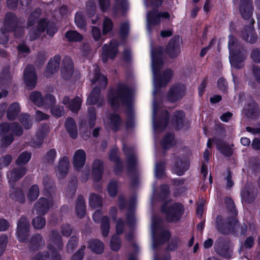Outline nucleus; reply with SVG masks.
Segmentation results:
<instances>
[{
    "mask_svg": "<svg viewBox=\"0 0 260 260\" xmlns=\"http://www.w3.org/2000/svg\"><path fill=\"white\" fill-rule=\"evenodd\" d=\"M162 48L159 47L157 49L151 50L152 68L153 75V83L155 90L154 93L156 92V89L166 86L171 80L173 76V72L170 69H167L159 77L157 74L162 68L163 62L162 60Z\"/></svg>",
    "mask_w": 260,
    "mask_h": 260,
    "instance_id": "obj_1",
    "label": "nucleus"
},
{
    "mask_svg": "<svg viewBox=\"0 0 260 260\" xmlns=\"http://www.w3.org/2000/svg\"><path fill=\"white\" fill-rule=\"evenodd\" d=\"M41 12V9L37 8L30 14L28 18L27 26L28 27L33 26L37 22V28H32L29 30L28 37L30 41L36 40L45 29H46L47 34L51 37H52L57 31L54 23L48 22L44 19L39 20Z\"/></svg>",
    "mask_w": 260,
    "mask_h": 260,
    "instance_id": "obj_2",
    "label": "nucleus"
},
{
    "mask_svg": "<svg viewBox=\"0 0 260 260\" xmlns=\"http://www.w3.org/2000/svg\"><path fill=\"white\" fill-rule=\"evenodd\" d=\"M89 79L93 84H96L99 87H95L91 91L87 98L86 103L88 105L98 104V106L101 107L104 103L103 98L100 96V89L105 88L107 80L106 77L100 74L99 68L95 66H93V72L89 74Z\"/></svg>",
    "mask_w": 260,
    "mask_h": 260,
    "instance_id": "obj_3",
    "label": "nucleus"
},
{
    "mask_svg": "<svg viewBox=\"0 0 260 260\" xmlns=\"http://www.w3.org/2000/svg\"><path fill=\"white\" fill-rule=\"evenodd\" d=\"M25 167H15L8 172L7 176L10 186V197L21 203L25 201V197L21 190L15 188V183L21 178L26 173Z\"/></svg>",
    "mask_w": 260,
    "mask_h": 260,
    "instance_id": "obj_4",
    "label": "nucleus"
},
{
    "mask_svg": "<svg viewBox=\"0 0 260 260\" xmlns=\"http://www.w3.org/2000/svg\"><path fill=\"white\" fill-rule=\"evenodd\" d=\"M108 100L114 109L121 104L129 106L132 101V91L126 85L119 84L115 90L109 91Z\"/></svg>",
    "mask_w": 260,
    "mask_h": 260,
    "instance_id": "obj_5",
    "label": "nucleus"
},
{
    "mask_svg": "<svg viewBox=\"0 0 260 260\" xmlns=\"http://www.w3.org/2000/svg\"><path fill=\"white\" fill-rule=\"evenodd\" d=\"M13 133L16 136H21L23 133V129L20 126L16 123L10 124L4 122L0 124V146L6 147L10 145L13 141Z\"/></svg>",
    "mask_w": 260,
    "mask_h": 260,
    "instance_id": "obj_6",
    "label": "nucleus"
},
{
    "mask_svg": "<svg viewBox=\"0 0 260 260\" xmlns=\"http://www.w3.org/2000/svg\"><path fill=\"white\" fill-rule=\"evenodd\" d=\"M151 235L153 248H155L157 245L163 244L170 237V233L164 230L160 224V220L156 216H153L152 217Z\"/></svg>",
    "mask_w": 260,
    "mask_h": 260,
    "instance_id": "obj_7",
    "label": "nucleus"
},
{
    "mask_svg": "<svg viewBox=\"0 0 260 260\" xmlns=\"http://www.w3.org/2000/svg\"><path fill=\"white\" fill-rule=\"evenodd\" d=\"M229 49L230 51V61L231 66L236 69H240L244 66L245 53L238 48L236 39L232 36H229Z\"/></svg>",
    "mask_w": 260,
    "mask_h": 260,
    "instance_id": "obj_8",
    "label": "nucleus"
},
{
    "mask_svg": "<svg viewBox=\"0 0 260 260\" xmlns=\"http://www.w3.org/2000/svg\"><path fill=\"white\" fill-rule=\"evenodd\" d=\"M63 247L61 237L57 232L53 231L49 238L48 246L50 255L48 254L50 260H61V256L55 249L61 250Z\"/></svg>",
    "mask_w": 260,
    "mask_h": 260,
    "instance_id": "obj_9",
    "label": "nucleus"
},
{
    "mask_svg": "<svg viewBox=\"0 0 260 260\" xmlns=\"http://www.w3.org/2000/svg\"><path fill=\"white\" fill-rule=\"evenodd\" d=\"M162 211L166 213L167 219L169 221L175 222L180 219L183 214L184 208L179 203L168 206V204L165 203L162 206Z\"/></svg>",
    "mask_w": 260,
    "mask_h": 260,
    "instance_id": "obj_10",
    "label": "nucleus"
},
{
    "mask_svg": "<svg viewBox=\"0 0 260 260\" xmlns=\"http://www.w3.org/2000/svg\"><path fill=\"white\" fill-rule=\"evenodd\" d=\"M236 222V217L230 216L226 219L221 216H218L215 221V228L220 233L228 234L233 231V224Z\"/></svg>",
    "mask_w": 260,
    "mask_h": 260,
    "instance_id": "obj_11",
    "label": "nucleus"
},
{
    "mask_svg": "<svg viewBox=\"0 0 260 260\" xmlns=\"http://www.w3.org/2000/svg\"><path fill=\"white\" fill-rule=\"evenodd\" d=\"M214 248L216 252L222 257L228 258L232 254V245L228 238H219L215 242Z\"/></svg>",
    "mask_w": 260,
    "mask_h": 260,
    "instance_id": "obj_12",
    "label": "nucleus"
},
{
    "mask_svg": "<svg viewBox=\"0 0 260 260\" xmlns=\"http://www.w3.org/2000/svg\"><path fill=\"white\" fill-rule=\"evenodd\" d=\"M169 14L167 12H159L156 10H153L148 12L147 15V29L149 33H151L155 26L160 23V18H169Z\"/></svg>",
    "mask_w": 260,
    "mask_h": 260,
    "instance_id": "obj_13",
    "label": "nucleus"
},
{
    "mask_svg": "<svg viewBox=\"0 0 260 260\" xmlns=\"http://www.w3.org/2000/svg\"><path fill=\"white\" fill-rule=\"evenodd\" d=\"M157 112V105L155 102L153 104V124L154 130L155 132H161L163 131L167 126L168 121V113L165 111L162 113V117L156 121V117Z\"/></svg>",
    "mask_w": 260,
    "mask_h": 260,
    "instance_id": "obj_14",
    "label": "nucleus"
},
{
    "mask_svg": "<svg viewBox=\"0 0 260 260\" xmlns=\"http://www.w3.org/2000/svg\"><path fill=\"white\" fill-rule=\"evenodd\" d=\"M17 18L12 13H7L5 16V26L0 30V44H5L8 42V27H12L15 25Z\"/></svg>",
    "mask_w": 260,
    "mask_h": 260,
    "instance_id": "obj_15",
    "label": "nucleus"
},
{
    "mask_svg": "<svg viewBox=\"0 0 260 260\" xmlns=\"http://www.w3.org/2000/svg\"><path fill=\"white\" fill-rule=\"evenodd\" d=\"M29 223L28 220L22 217L17 223V237L19 241L25 242L29 231Z\"/></svg>",
    "mask_w": 260,
    "mask_h": 260,
    "instance_id": "obj_16",
    "label": "nucleus"
},
{
    "mask_svg": "<svg viewBox=\"0 0 260 260\" xmlns=\"http://www.w3.org/2000/svg\"><path fill=\"white\" fill-rule=\"evenodd\" d=\"M53 205L51 198H41L35 205L34 211L39 215L45 214Z\"/></svg>",
    "mask_w": 260,
    "mask_h": 260,
    "instance_id": "obj_17",
    "label": "nucleus"
},
{
    "mask_svg": "<svg viewBox=\"0 0 260 260\" xmlns=\"http://www.w3.org/2000/svg\"><path fill=\"white\" fill-rule=\"evenodd\" d=\"M118 43L115 40L111 41L110 45L105 44L102 49V57L104 62H106L108 58L113 59L117 53Z\"/></svg>",
    "mask_w": 260,
    "mask_h": 260,
    "instance_id": "obj_18",
    "label": "nucleus"
},
{
    "mask_svg": "<svg viewBox=\"0 0 260 260\" xmlns=\"http://www.w3.org/2000/svg\"><path fill=\"white\" fill-rule=\"evenodd\" d=\"M181 40L179 37L172 38L168 44L167 52L171 58L177 57L181 51Z\"/></svg>",
    "mask_w": 260,
    "mask_h": 260,
    "instance_id": "obj_19",
    "label": "nucleus"
},
{
    "mask_svg": "<svg viewBox=\"0 0 260 260\" xmlns=\"http://www.w3.org/2000/svg\"><path fill=\"white\" fill-rule=\"evenodd\" d=\"M24 79L26 85L30 88H34L37 84V75L34 67L28 65L24 71Z\"/></svg>",
    "mask_w": 260,
    "mask_h": 260,
    "instance_id": "obj_20",
    "label": "nucleus"
},
{
    "mask_svg": "<svg viewBox=\"0 0 260 260\" xmlns=\"http://www.w3.org/2000/svg\"><path fill=\"white\" fill-rule=\"evenodd\" d=\"M49 131V127L48 125H41L36 133L35 138H33L30 142V145L35 148L40 147Z\"/></svg>",
    "mask_w": 260,
    "mask_h": 260,
    "instance_id": "obj_21",
    "label": "nucleus"
},
{
    "mask_svg": "<svg viewBox=\"0 0 260 260\" xmlns=\"http://www.w3.org/2000/svg\"><path fill=\"white\" fill-rule=\"evenodd\" d=\"M185 93V87L183 84H177L173 86L169 91L168 98L174 102L182 98Z\"/></svg>",
    "mask_w": 260,
    "mask_h": 260,
    "instance_id": "obj_22",
    "label": "nucleus"
},
{
    "mask_svg": "<svg viewBox=\"0 0 260 260\" xmlns=\"http://www.w3.org/2000/svg\"><path fill=\"white\" fill-rule=\"evenodd\" d=\"M61 75L64 79L71 77L74 72L73 63L72 59L69 57H66L62 60L61 66Z\"/></svg>",
    "mask_w": 260,
    "mask_h": 260,
    "instance_id": "obj_23",
    "label": "nucleus"
},
{
    "mask_svg": "<svg viewBox=\"0 0 260 260\" xmlns=\"http://www.w3.org/2000/svg\"><path fill=\"white\" fill-rule=\"evenodd\" d=\"M105 126L113 131L119 129L121 124V120L117 114H110L108 117L104 119Z\"/></svg>",
    "mask_w": 260,
    "mask_h": 260,
    "instance_id": "obj_24",
    "label": "nucleus"
},
{
    "mask_svg": "<svg viewBox=\"0 0 260 260\" xmlns=\"http://www.w3.org/2000/svg\"><path fill=\"white\" fill-rule=\"evenodd\" d=\"M239 10L244 19L250 18L253 12L252 1L240 0Z\"/></svg>",
    "mask_w": 260,
    "mask_h": 260,
    "instance_id": "obj_25",
    "label": "nucleus"
},
{
    "mask_svg": "<svg viewBox=\"0 0 260 260\" xmlns=\"http://www.w3.org/2000/svg\"><path fill=\"white\" fill-rule=\"evenodd\" d=\"M11 79L8 68L4 69L0 74V89L2 91L0 92V98L6 96L7 91L5 90L7 84Z\"/></svg>",
    "mask_w": 260,
    "mask_h": 260,
    "instance_id": "obj_26",
    "label": "nucleus"
},
{
    "mask_svg": "<svg viewBox=\"0 0 260 260\" xmlns=\"http://www.w3.org/2000/svg\"><path fill=\"white\" fill-rule=\"evenodd\" d=\"M241 195L243 201L250 203L254 200L256 196V190L252 186L246 185L241 190Z\"/></svg>",
    "mask_w": 260,
    "mask_h": 260,
    "instance_id": "obj_27",
    "label": "nucleus"
},
{
    "mask_svg": "<svg viewBox=\"0 0 260 260\" xmlns=\"http://www.w3.org/2000/svg\"><path fill=\"white\" fill-rule=\"evenodd\" d=\"M124 153L127 158V165L129 170L133 169L136 166L137 160L135 156V152L133 149L128 146L123 145Z\"/></svg>",
    "mask_w": 260,
    "mask_h": 260,
    "instance_id": "obj_28",
    "label": "nucleus"
},
{
    "mask_svg": "<svg viewBox=\"0 0 260 260\" xmlns=\"http://www.w3.org/2000/svg\"><path fill=\"white\" fill-rule=\"evenodd\" d=\"M86 161V153L82 149L77 150L74 153L73 158V164L74 167L78 170L81 168Z\"/></svg>",
    "mask_w": 260,
    "mask_h": 260,
    "instance_id": "obj_29",
    "label": "nucleus"
},
{
    "mask_svg": "<svg viewBox=\"0 0 260 260\" xmlns=\"http://www.w3.org/2000/svg\"><path fill=\"white\" fill-rule=\"evenodd\" d=\"M60 61V57L59 55H55L50 60L45 72V76L47 77H49L58 71Z\"/></svg>",
    "mask_w": 260,
    "mask_h": 260,
    "instance_id": "obj_30",
    "label": "nucleus"
},
{
    "mask_svg": "<svg viewBox=\"0 0 260 260\" xmlns=\"http://www.w3.org/2000/svg\"><path fill=\"white\" fill-rule=\"evenodd\" d=\"M69 165L70 161L68 157L63 156L60 159L56 169V173L59 177H63L67 174Z\"/></svg>",
    "mask_w": 260,
    "mask_h": 260,
    "instance_id": "obj_31",
    "label": "nucleus"
},
{
    "mask_svg": "<svg viewBox=\"0 0 260 260\" xmlns=\"http://www.w3.org/2000/svg\"><path fill=\"white\" fill-rule=\"evenodd\" d=\"M109 159L115 164L114 171L116 174H119L122 170V164L118 155V149L114 147L110 151Z\"/></svg>",
    "mask_w": 260,
    "mask_h": 260,
    "instance_id": "obj_32",
    "label": "nucleus"
},
{
    "mask_svg": "<svg viewBox=\"0 0 260 260\" xmlns=\"http://www.w3.org/2000/svg\"><path fill=\"white\" fill-rule=\"evenodd\" d=\"M246 115L250 118H255L259 113L256 103L252 100L250 103L244 109Z\"/></svg>",
    "mask_w": 260,
    "mask_h": 260,
    "instance_id": "obj_33",
    "label": "nucleus"
},
{
    "mask_svg": "<svg viewBox=\"0 0 260 260\" xmlns=\"http://www.w3.org/2000/svg\"><path fill=\"white\" fill-rule=\"evenodd\" d=\"M103 171V162L99 159L95 160L92 165V174L94 180L99 181L101 180Z\"/></svg>",
    "mask_w": 260,
    "mask_h": 260,
    "instance_id": "obj_34",
    "label": "nucleus"
},
{
    "mask_svg": "<svg viewBox=\"0 0 260 260\" xmlns=\"http://www.w3.org/2000/svg\"><path fill=\"white\" fill-rule=\"evenodd\" d=\"M65 127L70 136L73 139L77 137V128L74 120L71 118H68L64 123Z\"/></svg>",
    "mask_w": 260,
    "mask_h": 260,
    "instance_id": "obj_35",
    "label": "nucleus"
},
{
    "mask_svg": "<svg viewBox=\"0 0 260 260\" xmlns=\"http://www.w3.org/2000/svg\"><path fill=\"white\" fill-rule=\"evenodd\" d=\"M76 212L77 216L79 218L83 217L85 214L86 205L84 199L82 196H80L78 198L76 206Z\"/></svg>",
    "mask_w": 260,
    "mask_h": 260,
    "instance_id": "obj_36",
    "label": "nucleus"
},
{
    "mask_svg": "<svg viewBox=\"0 0 260 260\" xmlns=\"http://www.w3.org/2000/svg\"><path fill=\"white\" fill-rule=\"evenodd\" d=\"M189 164L187 162H183L181 160L177 162L173 167L172 171L177 175H182L188 169Z\"/></svg>",
    "mask_w": 260,
    "mask_h": 260,
    "instance_id": "obj_37",
    "label": "nucleus"
},
{
    "mask_svg": "<svg viewBox=\"0 0 260 260\" xmlns=\"http://www.w3.org/2000/svg\"><path fill=\"white\" fill-rule=\"evenodd\" d=\"M89 248L96 253L100 254L104 251V243L98 239H92L89 242Z\"/></svg>",
    "mask_w": 260,
    "mask_h": 260,
    "instance_id": "obj_38",
    "label": "nucleus"
},
{
    "mask_svg": "<svg viewBox=\"0 0 260 260\" xmlns=\"http://www.w3.org/2000/svg\"><path fill=\"white\" fill-rule=\"evenodd\" d=\"M20 111L19 104L18 103L12 104L7 111V117L9 120L14 119Z\"/></svg>",
    "mask_w": 260,
    "mask_h": 260,
    "instance_id": "obj_39",
    "label": "nucleus"
},
{
    "mask_svg": "<svg viewBox=\"0 0 260 260\" xmlns=\"http://www.w3.org/2000/svg\"><path fill=\"white\" fill-rule=\"evenodd\" d=\"M175 144L174 136L172 134H167L161 142V145L164 149H169Z\"/></svg>",
    "mask_w": 260,
    "mask_h": 260,
    "instance_id": "obj_40",
    "label": "nucleus"
},
{
    "mask_svg": "<svg viewBox=\"0 0 260 260\" xmlns=\"http://www.w3.org/2000/svg\"><path fill=\"white\" fill-rule=\"evenodd\" d=\"M31 153L28 151H23L19 154L16 160L17 165H24L26 164L30 159Z\"/></svg>",
    "mask_w": 260,
    "mask_h": 260,
    "instance_id": "obj_41",
    "label": "nucleus"
},
{
    "mask_svg": "<svg viewBox=\"0 0 260 260\" xmlns=\"http://www.w3.org/2000/svg\"><path fill=\"white\" fill-rule=\"evenodd\" d=\"M101 230L103 237L108 236L110 231V221L109 217L107 216H104L102 217L101 222Z\"/></svg>",
    "mask_w": 260,
    "mask_h": 260,
    "instance_id": "obj_42",
    "label": "nucleus"
},
{
    "mask_svg": "<svg viewBox=\"0 0 260 260\" xmlns=\"http://www.w3.org/2000/svg\"><path fill=\"white\" fill-rule=\"evenodd\" d=\"M217 149L225 156H231L232 153V148L226 143L222 142L215 141Z\"/></svg>",
    "mask_w": 260,
    "mask_h": 260,
    "instance_id": "obj_43",
    "label": "nucleus"
},
{
    "mask_svg": "<svg viewBox=\"0 0 260 260\" xmlns=\"http://www.w3.org/2000/svg\"><path fill=\"white\" fill-rule=\"evenodd\" d=\"M115 1V3L113 7V10L115 13H117L120 10L124 12L127 9L128 3L126 0Z\"/></svg>",
    "mask_w": 260,
    "mask_h": 260,
    "instance_id": "obj_44",
    "label": "nucleus"
},
{
    "mask_svg": "<svg viewBox=\"0 0 260 260\" xmlns=\"http://www.w3.org/2000/svg\"><path fill=\"white\" fill-rule=\"evenodd\" d=\"M30 100L38 107L43 106L44 103L43 98L40 92L38 91L32 92L30 95Z\"/></svg>",
    "mask_w": 260,
    "mask_h": 260,
    "instance_id": "obj_45",
    "label": "nucleus"
},
{
    "mask_svg": "<svg viewBox=\"0 0 260 260\" xmlns=\"http://www.w3.org/2000/svg\"><path fill=\"white\" fill-rule=\"evenodd\" d=\"M246 30L247 31L246 34H245V32H243V34L242 35L243 39L250 43L255 42L257 40V37L255 33L253 32L252 27L251 26L248 27Z\"/></svg>",
    "mask_w": 260,
    "mask_h": 260,
    "instance_id": "obj_46",
    "label": "nucleus"
},
{
    "mask_svg": "<svg viewBox=\"0 0 260 260\" xmlns=\"http://www.w3.org/2000/svg\"><path fill=\"white\" fill-rule=\"evenodd\" d=\"M89 205L93 209L102 206V198L95 193H92L89 197Z\"/></svg>",
    "mask_w": 260,
    "mask_h": 260,
    "instance_id": "obj_47",
    "label": "nucleus"
},
{
    "mask_svg": "<svg viewBox=\"0 0 260 260\" xmlns=\"http://www.w3.org/2000/svg\"><path fill=\"white\" fill-rule=\"evenodd\" d=\"M121 245V243L120 238L116 235H113L110 242L111 249L113 251H117L119 250Z\"/></svg>",
    "mask_w": 260,
    "mask_h": 260,
    "instance_id": "obj_48",
    "label": "nucleus"
},
{
    "mask_svg": "<svg viewBox=\"0 0 260 260\" xmlns=\"http://www.w3.org/2000/svg\"><path fill=\"white\" fill-rule=\"evenodd\" d=\"M66 38L70 41L78 42L82 40L83 37L81 35L75 30H69L66 33Z\"/></svg>",
    "mask_w": 260,
    "mask_h": 260,
    "instance_id": "obj_49",
    "label": "nucleus"
},
{
    "mask_svg": "<svg viewBox=\"0 0 260 260\" xmlns=\"http://www.w3.org/2000/svg\"><path fill=\"white\" fill-rule=\"evenodd\" d=\"M32 0H7V6L11 9L17 8L18 2H20L22 6H28L31 2Z\"/></svg>",
    "mask_w": 260,
    "mask_h": 260,
    "instance_id": "obj_50",
    "label": "nucleus"
},
{
    "mask_svg": "<svg viewBox=\"0 0 260 260\" xmlns=\"http://www.w3.org/2000/svg\"><path fill=\"white\" fill-rule=\"evenodd\" d=\"M82 102L80 98L76 97L70 103L69 109L73 112H77L80 109Z\"/></svg>",
    "mask_w": 260,
    "mask_h": 260,
    "instance_id": "obj_51",
    "label": "nucleus"
},
{
    "mask_svg": "<svg viewBox=\"0 0 260 260\" xmlns=\"http://www.w3.org/2000/svg\"><path fill=\"white\" fill-rule=\"evenodd\" d=\"M39 195V189L37 185H34L29 189L27 198L29 201L35 200Z\"/></svg>",
    "mask_w": 260,
    "mask_h": 260,
    "instance_id": "obj_52",
    "label": "nucleus"
},
{
    "mask_svg": "<svg viewBox=\"0 0 260 260\" xmlns=\"http://www.w3.org/2000/svg\"><path fill=\"white\" fill-rule=\"evenodd\" d=\"M225 203L229 211V214L232 216L236 217L237 212L235 209V206L233 200L231 198L226 197L225 199Z\"/></svg>",
    "mask_w": 260,
    "mask_h": 260,
    "instance_id": "obj_53",
    "label": "nucleus"
},
{
    "mask_svg": "<svg viewBox=\"0 0 260 260\" xmlns=\"http://www.w3.org/2000/svg\"><path fill=\"white\" fill-rule=\"evenodd\" d=\"M113 27V23L111 19L106 17L103 24V34L106 35L111 31Z\"/></svg>",
    "mask_w": 260,
    "mask_h": 260,
    "instance_id": "obj_54",
    "label": "nucleus"
},
{
    "mask_svg": "<svg viewBox=\"0 0 260 260\" xmlns=\"http://www.w3.org/2000/svg\"><path fill=\"white\" fill-rule=\"evenodd\" d=\"M32 224L35 228L42 229L46 224L45 219L42 216H38L33 219Z\"/></svg>",
    "mask_w": 260,
    "mask_h": 260,
    "instance_id": "obj_55",
    "label": "nucleus"
},
{
    "mask_svg": "<svg viewBox=\"0 0 260 260\" xmlns=\"http://www.w3.org/2000/svg\"><path fill=\"white\" fill-rule=\"evenodd\" d=\"M44 241L40 235L37 234L33 236L30 241L32 247H39L44 245Z\"/></svg>",
    "mask_w": 260,
    "mask_h": 260,
    "instance_id": "obj_56",
    "label": "nucleus"
},
{
    "mask_svg": "<svg viewBox=\"0 0 260 260\" xmlns=\"http://www.w3.org/2000/svg\"><path fill=\"white\" fill-rule=\"evenodd\" d=\"M78 242V238L77 237H72L68 242L67 246V251L68 253L72 252L73 250L75 249Z\"/></svg>",
    "mask_w": 260,
    "mask_h": 260,
    "instance_id": "obj_57",
    "label": "nucleus"
},
{
    "mask_svg": "<svg viewBox=\"0 0 260 260\" xmlns=\"http://www.w3.org/2000/svg\"><path fill=\"white\" fill-rule=\"evenodd\" d=\"M88 114L89 117V125L90 128L94 126L95 121L96 120L95 108L90 107L88 110Z\"/></svg>",
    "mask_w": 260,
    "mask_h": 260,
    "instance_id": "obj_58",
    "label": "nucleus"
},
{
    "mask_svg": "<svg viewBox=\"0 0 260 260\" xmlns=\"http://www.w3.org/2000/svg\"><path fill=\"white\" fill-rule=\"evenodd\" d=\"M184 117V114L182 111H176L174 114V120L176 122L177 127L179 129L182 127V119Z\"/></svg>",
    "mask_w": 260,
    "mask_h": 260,
    "instance_id": "obj_59",
    "label": "nucleus"
},
{
    "mask_svg": "<svg viewBox=\"0 0 260 260\" xmlns=\"http://www.w3.org/2000/svg\"><path fill=\"white\" fill-rule=\"evenodd\" d=\"M75 22L76 25L81 28H84L86 22L81 13H77L75 17Z\"/></svg>",
    "mask_w": 260,
    "mask_h": 260,
    "instance_id": "obj_60",
    "label": "nucleus"
},
{
    "mask_svg": "<svg viewBox=\"0 0 260 260\" xmlns=\"http://www.w3.org/2000/svg\"><path fill=\"white\" fill-rule=\"evenodd\" d=\"M51 112L53 116L58 118L64 114L63 107L60 106H55L51 108Z\"/></svg>",
    "mask_w": 260,
    "mask_h": 260,
    "instance_id": "obj_61",
    "label": "nucleus"
},
{
    "mask_svg": "<svg viewBox=\"0 0 260 260\" xmlns=\"http://www.w3.org/2000/svg\"><path fill=\"white\" fill-rule=\"evenodd\" d=\"M164 162H160L159 164H155V175L157 178H161L164 175Z\"/></svg>",
    "mask_w": 260,
    "mask_h": 260,
    "instance_id": "obj_62",
    "label": "nucleus"
},
{
    "mask_svg": "<svg viewBox=\"0 0 260 260\" xmlns=\"http://www.w3.org/2000/svg\"><path fill=\"white\" fill-rule=\"evenodd\" d=\"M20 120L26 129H29L32 125L31 121L29 119V115L28 114L21 115Z\"/></svg>",
    "mask_w": 260,
    "mask_h": 260,
    "instance_id": "obj_63",
    "label": "nucleus"
},
{
    "mask_svg": "<svg viewBox=\"0 0 260 260\" xmlns=\"http://www.w3.org/2000/svg\"><path fill=\"white\" fill-rule=\"evenodd\" d=\"M87 14L89 17L93 16L96 12V5L94 1L90 0L87 4Z\"/></svg>",
    "mask_w": 260,
    "mask_h": 260,
    "instance_id": "obj_64",
    "label": "nucleus"
}]
</instances>
